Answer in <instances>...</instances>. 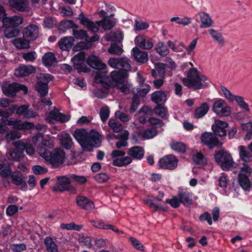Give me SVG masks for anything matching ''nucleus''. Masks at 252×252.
<instances>
[{
	"label": "nucleus",
	"instance_id": "nucleus-1",
	"mask_svg": "<svg viewBox=\"0 0 252 252\" xmlns=\"http://www.w3.org/2000/svg\"><path fill=\"white\" fill-rule=\"evenodd\" d=\"M108 63L112 68L120 70L119 71H112L111 77L117 89L123 93L127 94L129 91L130 85L126 79L128 76L127 72L131 69L129 60L126 57L110 58Z\"/></svg>",
	"mask_w": 252,
	"mask_h": 252
},
{
	"label": "nucleus",
	"instance_id": "nucleus-2",
	"mask_svg": "<svg viewBox=\"0 0 252 252\" xmlns=\"http://www.w3.org/2000/svg\"><path fill=\"white\" fill-rule=\"evenodd\" d=\"M73 136L83 148L90 152L93 150V147H99L101 142L100 135L94 130L88 133L83 129H76Z\"/></svg>",
	"mask_w": 252,
	"mask_h": 252
},
{
	"label": "nucleus",
	"instance_id": "nucleus-3",
	"mask_svg": "<svg viewBox=\"0 0 252 252\" xmlns=\"http://www.w3.org/2000/svg\"><path fill=\"white\" fill-rule=\"evenodd\" d=\"M187 78L183 79L182 81L185 86L193 90H199L208 86L205 81L207 78L203 75H200L196 68L192 67L188 72Z\"/></svg>",
	"mask_w": 252,
	"mask_h": 252
},
{
	"label": "nucleus",
	"instance_id": "nucleus-4",
	"mask_svg": "<svg viewBox=\"0 0 252 252\" xmlns=\"http://www.w3.org/2000/svg\"><path fill=\"white\" fill-rule=\"evenodd\" d=\"M40 155L46 161L49 162L54 167H58L64 162L65 153L60 149H56L52 153L47 150L40 151Z\"/></svg>",
	"mask_w": 252,
	"mask_h": 252
},
{
	"label": "nucleus",
	"instance_id": "nucleus-5",
	"mask_svg": "<svg viewBox=\"0 0 252 252\" xmlns=\"http://www.w3.org/2000/svg\"><path fill=\"white\" fill-rule=\"evenodd\" d=\"M215 158L223 170H231L234 167L235 163L230 154L226 151L220 150L215 155Z\"/></svg>",
	"mask_w": 252,
	"mask_h": 252
},
{
	"label": "nucleus",
	"instance_id": "nucleus-6",
	"mask_svg": "<svg viewBox=\"0 0 252 252\" xmlns=\"http://www.w3.org/2000/svg\"><path fill=\"white\" fill-rule=\"evenodd\" d=\"M53 77L49 74H40L37 77L35 89L41 97L45 96L49 91L48 83L52 80Z\"/></svg>",
	"mask_w": 252,
	"mask_h": 252
},
{
	"label": "nucleus",
	"instance_id": "nucleus-7",
	"mask_svg": "<svg viewBox=\"0 0 252 252\" xmlns=\"http://www.w3.org/2000/svg\"><path fill=\"white\" fill-rule=\"evenodd\" d=\"M252 169L246 163H243V166L241 167L238 174V181L239 185L245 190L248 189L250 187L249 178L251 175Z\"/></svg>",
	"mask_w": 252,
	"mask_h": 252
},
{
	"label": "nucleus",
	"instance_id": "nucleus-8",
	"mask_svg": "<svg viewBox=\"0 0 252 252\" xmlns=\"http://www.w3.org/2000/svg\"><path fill=\"white\" fill-rule=\"evenodd\" d=\"M214 133L204 132L200 137L201 142L207 145L209 149H213L215 147H220L222 143L219 141Z\"/></svg>",
	"mask_w": 252,
	"mask_h": 252
},
{
	"label": "nucleus",
	"instance_id": "nucleus-9",
	"mask_svg": "<svg viewBox=\"0 0 252 252\" xmlns=\"http://www.w3.org/2000/svg\"><path fill=\"white\" fill-rule=\"evenodd\" d=\"M23 90L24 94L28 93V88L24 85H21L17 83H13L8 84L5 83L2 86V90L3 93L7 96H13L16 93L20 91Z\"/></svg>",
	"mask_w": 252,
	"mask_h": 252
},
{
	"label": "nucleus",
	"instance_id": "nucleus-10",
	"mask_svg": "<svg viewBox=\"0 0 252 252\" xmlns=\"http://www.w3.org/2000/svg\"><path fill=\"white\" fill-rule=\"evenodd\" d=\"M9 3L11 7L19 12L28 13L29 15L32 14L28 0H9Z\"/></svg>",
	"mask_w": 252,
	"mask_h": 252
},
{
	"label": "nucleus",
	"instance_id": "nucleus-11",
	"mask_svg": "<svg viewBox=\"0 0 252 252\" xmlns=\"http://www.w3.org/2000/svg\"><path fill=\"white\" fill-rule=\"evenodd\" d=\"M212 109L216 114L222 117H227L230 114L231 112L230 108L224 100L221 99L214 102Z\"/></svg>",
	"mask_w": 252,
	"mask_h": 252
},
{
	"label": "nucleus",
	"instance_id": "nucleus-12",
	"mask_svg": "<svg viewBox=\"0 0 252 252\" xmlns=\"http://www.w3.org/2000/svg\"><path fill=\"white\" fill-rule=\"evenodd\" d=\"M158 163L159 167L161 168L173 170L177 166L178 159L174 156L169 155L160 159Z\"/></svg>",
	"mask_w": 252,
	"mask_h": 252
},
{
	"label": "nucleus",
	"instance_id": "nucleus-13",
	"mask_svg": "<svg viewBox=\"0 0 252 252\" xmlns=\"http://www.w3.org/2000/svg\"><path fill=\"white\" fill-rule=\"evenodd\" d=\"M1 121L6 125L12 126L14 128L18 129H28L33 126V124L31 123L22 122L21 121L14 119H10L9 120L1 119Z\"/></svg>",
	"mask_w": 252,
	"mask_h": 252
},
{
	"label": "nucleus",
	"instance_id": "nucleus-14",
	"mask_svg": "<svg viewBox=\"0 0 252 252\" xmlns=\"http://www.w3.org/2000/svg\"><path fill=\"white\" fill-rule=\"evenodd\" d=\"M76 203L78 207L85 210H92L95 208L93 201L83 195L76 196Z\"/></svg>",
	"mask_w": 252,
	"mask_h": 252
},
{
	"label": "nucleus",
	"instance_id": "nucleus-15",
	"mask_svg": "<svg viewBox=\"0 0 252 252\" xmlns=\"http://www.w3.org/2000/svg\"><path fill=\"white\" fill-rule=\"evenodd\" d=\"M58 182L53 187L54 191L62 192L64 191L63 189L67 188L71 183L70 175L68 177L66 176H60L57 178Z\"/></svg>",
	"mask_w": 252,
	"mask_h": 252
},
{
	"label": "nucleus",
	"instance_id": "nucleus-16",
	"mask_svg": "<svg viewBox=\"0 0 252 252\" xmlns=\"http://www.w3.org/2000/svg\"><path fill=\"white\" fill-rule=\"evenodd\" d=\"M227 126L228 124L226 122L216 120L214 124L212 126V129L215 134L220 137H223L226 135L225 128Z\"/></svg>",
	"mask_w": 252,
	"mask_h": 252
},
{
	"label": "nucleus",
	"instance_id": "nucleus-17",
	"mask_svg": "<svg viewBox=\"0 0 252 252\" xmlns=\"http://www.w3.org/2000/svg\"><path fill=\"white\" fill-rule=\"evenodd\" d=\"M134 41L136 45L145 50H150L154 46L152 38L142 35L136 36Z\"/></svg>",
	"mask_w": 252,
	"mask_h": 252
},
{
	"label": "nucleus",
	"instance_id": "nucleus-18",
	"mask_svg": "<svg viewBox=\"0 0 252 252\" xmlns=\"http://www.w3.org/2000/svg\"><path fill=\"white\" fill-rule=\"evenodd\" d=\"M16 114L19 116H23L27 119L33 118L38 116L37 113L29 107L28 105H22L19 107L16 106Z\"/></svg>",
	"mask_w": 252,
	"mask_h": 252
},
{
	"label": "nucleus",
	"instance_id": "nucleus-19",
	"mask_svg": "<svg viewBox=\"0 0 252 252\" xmlns=\"http://www.w3.org/2000/svg\"><path fill=\"white\" fill-rule=\"evenodd\" d=\"M23 22V17L18 15L7 17L2 19L3 25L4 27L17 28Z\"/></svg>",
	"mask_w": 252,
	"mask_h": 252
},
{
	"label": "nucleus",
	"instance_id": "nucleus-20",
	"mask_svg": "<svg viewBox=\"0 0 252 252\" xmlns=\"http://www.w3.org/2000/svg\"><path fill=\"white\" fill-rule=\"evenodd\" d=\"M178 197L181 203L186 206L190 205L192 203V194L186 189H179Z\"/></svg>",
	"mask_w": 252,
	"mask_h": 252
},
{
	"label": "nucleus",
	"instance_id": "nucleus-21",
	"mask_svg": "<svg viewBox=\"0 0 252 252\" xmlns=\"http://www.w3.org/2000/svg\"><path fill=\"white\" fill-rule=\"evenodd\" d=\"M70 119L68 115H64L60 112L58 110H54L49 113V118L46 119L48 123H52V120L59 121L62 123L67 122Z\"/></svg>",
	"mask_w": 252,
	"mask_h": 252
},
{
	"label": "nucleus",
	"instance_id": "nucleus-22",
	"mask_svg": "<svg viewBox=\"0 0 252 252\" xmlns=\"http://www.w3.org/2000/svg\"><path fill=\"white\" fill-rule=\"evenodd\" d=\"M35 68L31 65H21L15 71L14 74L18 77L27 76L34 73Z\"/></svg>",
	"mask_w": 252,
	"mask_h": 252
},
{
	"label": "nucleus",
	"instance_id": "nucleus-23",
	"mask_svg": "<svg viewBox=\"0 0 252 252\" xmlns=\"http://www.w3.org/2000/svg\"><path fill=\"white\" fill-rule=\"evenodd\" d=\"M23 35L25 37L32 40L36 39L39 35L38 27L33 24H31L23 30Z\"/></svg>",
	"mask_w": 252,
	"mask_h": 252
},
{
	"label": "nucleus",
	"instance_id": "nucleus-24",
	"mask_svg": "<svg viewBox=\"0 0 252 252\" xmlns=\"http://www.w3.org/2000/svg\"><path fill=\"white\" fill-rule=\"evenodd\" d=\"M87 63L92 67L98 70H103L106 66L97 57L94 55L89 56Z\"/></svg>",
	"mask_w": 252,
	"mask_h": 252
},
{
	"label": "nucleus",
	"instance_id": "nucleus-25",
	"mask_svg": "<svg viewBox=\"0 0 252 252\" xmlns=\"http://www.w3.org/2000/svg\"><path fill=\"white\" fill-rule=\"evenodd\" d=\"M12 182L16 185H21L22 190H26L27 185L23 174L20 171H15L11 174Z\"/></svg>",
	"mask_w": 252,
	"mask_h": 252
},
{
	"label": "nucleus",
	"instance_id": "nucleus-26",
	"mask_svg": "<svg viewBox=\"0 0 252 252\" xmlns=\"http://www.w3.org/2000/svg\"><path fill=\"white\" fill-rule=\"evenodd\" d=\"M166 65L162 63H158L155 64V68L152 70L151 74L155 78H164L165 76Z\"/></svg>",
	"mask_w": 252,
	"mask_h": 252
},
{
	"label": "nucleus",
	"instance_id": "nucleus-27",
	"mask_svg": "<svg viewBox=\"0 0 252 252\" xmlns=\"http://www.w3.org/2000/svg\"><path fill=\"white\" fill-rule=\"evenodd\" d=\"M240 158L245 162L252 161V152L245 146L241 145L238 147Z\"/></svg>",
	"mask_w": 252,
	"mask_h": 252
},
{
	"label": "nucleus",
	"instance_id": "nucleus-28",
	"mask_svg": "<svg viewBox=\"0 0 252 252\" xmlns=\"http://www.w3.org/2000/svg\"><path fill=\"white\" fill-rule=\"evenodd\" d=\"M132 51L133 56L137 62L144 63L148 61V56L147 52L141 51L137 47L133 48Z\"/></svg>",
	"mask_w": 252,
	"mask_h": 252
},
{
	"label": "nucleus",
	"instance_id": "nucleus-29",
	"mask_svg": "<svg viewBox=\"0 0 252 252\" xmlns=\"http://www.w3.org/2000/svg\"><path fill=\"white\" fill-rule=\"evenodd\" d=\"M144 148L141 146H133L128 150V155L137 159H142L144 156Z\"/></svg>",
	"mask_w": 252,
	"mask_h": 252
},
{
	"label": "nucleus",
	"instance_id": "nucleus-30",
	"mask_svg": "<svg viewBox=\"0 0 252 252\" xmlns=\"http://www.w3.org/2000/svg\"><path fill=\"white\" fill-rule=\"evenodd\" d=\"M208 32L212 38L218 45L222 46L224 44L225 39L221 32L212 28L210 29Z\"/></svg>",
	"mask_w": 252,
	"mask_h": 252
},
{
	"label": "nucleus",
	"instance_id": "nucleus-31",
	"mask_svg": "<svg viewBox=\"0 0 252 252\" xmlns=\"http://www.w3.org/2000/svg\"><path fill=\"white\" fill-rule=\"evenodd\" d=\"M74 41L72 36L64 37L59 41L58 45L61 50L68 51L71 48Z\"/></svg>",
	"mask_w": 252,
	"mask_h": 252
},
{
	"label": "nucleus",
	"instance_id": "nucleus-32",
	"mask_svg": "<svg viewBox=\"0 0 252 252\" xmlns=\"http://www.w3.org/2000/svg\"><path fill=\"white\" fill-rule=\"evenodd\" d=\"M85 59V54L83 52H80L75 55L71 59L74 67L77 70L81 69L84 63Z\"/></svg>",
	"mask_w": 252,
	"mask_h": 252
},
{
	"label": "nucleus",
	"instance_id": "nucleus-33",
	"mask_svg": "<svg viewBox=\"0 0 252 252\" xmlns=\"http://www.w3.org/2000/svg\"><path fill=\"white\" fill-rule=\"evenodd\" d=\"M60 140L62 146L67 150L70 149L73 145V142L71 136L67 133L60 136Z\"/></svg>",
	"mask_w": 252,
	"mask_h": 252
},
{
	"label": "nucleus",
	"instance_id": "nucleus-34",
	"mask_svg": "<svg viewBox=\"0 0 252 252\" xmlns=\"http://www.w3.org/2000/svg\"><path fill=\"white\" fill-rule=\"evenodd\" d=\"M209 104L204 102L201 104L200 106L197 107L194 112V117L196 119H199L204 116L209 110Z\"/></svg>",
	"mask_w": 252,
	"mask_h": 252
},
{
	"label": "nucleus",
	"instance_id": "nucleus-35",
	"mask_svg": "<svg viewBox=\"0 0 252 252\" xmlns=\"http://www.w3.org/2000/svg\"><path fill=\"white\" fill-rule=\"evenodd\" d=\"M158 134V131L155 128H148L139 131V135L144 139H152Z\"/></svg>",
	"mask_w": 252,
	"mask_h": 252
},
{
	"label": "nucleus",
	"instance_id": "nucleus-36",
	"mask_svg": "<svg viewBox=\"0 0 252 252\" xmlns=\"http://www.w3.org/2000/svg\"><path fill=\"white\" fill-rule=\"evenodd\" d=\"M7 157L9 159L19 161L23 157V153L21 149L16 147V148L9 151Z\"/></svg>",
	"mask_w": 252,
	"mask_h": 252
},
{
	"label": "nucleus",
	"instance_id": "nucleus-37",
	"mask_svg": "<svg viewBox=\"0 0 252 252\" xmlns=\"http://www.w3.org/2000/svg\"><path fill=\"white\" fill-rule=\"evenodd\" d=\"M99 22L100 26L105 31L111 30L116 24L115 21L110 18V16H105L102 19L99 21Z\"/></svg>",
	"mask_w": 252,
	"mask_h": 252
},
{
	"label": "nucleus",
	"instance_id": "nucleus-38",
	"mask_svg": "<svg viewBox=\"0 0 252 252\" xmlns=\"http://www.w3.org/2000/svg\"><path fill=\"white\" fill-rule=\"evenodd\" d=\"M16 147L21 149V150H25L26 153L29 155H32L35 153L34 149L31 144L25 143L21 141H18L14 143Z\"/></svg>",
	"mask_w": 252,
	"mask_h": 252
},
{
	"label": "nucleus",
	"instance_id": "nucleus-39",
	"mask_svg": "<svg viewBox=\"0 0 252 252\" xmlns=\"http://www.w3.org/2000/svg\"><path fill=\"white\" fill-rule=\"evenodd\" d=\"M151 98L155 103H163L166 100V95L163 92L158 91L152 94Z\"/></svg>",
	"mask_w": 252,
	"mask_h": 252
},
{
	"label": "nucleus",
	"instance_id": "nucleus-40",
	"mask_svg": "<svg viewBox=\"0 0 252 252\" xmlns=\"http://www.w3.org/2000/svg\"><path fill=\"white\" fill-rule=\"evenodd\" d=\"M42 62L46 66H53L57 63L56 58L54 54L51 52L47 53L43 56Z\"/></svg>",
	"mask_w": 252,
	"mask_h": 252
},
{
	"label": "nucleus",
	"instance_id": "nucleus-41",
	"mask_svg": "<svg viewBox=\"0 0 252 252\" xmlns=\"http://www.w3.org/2000/svg\"><path fill=\"white\" fill-rule=\"evenodd\" d=\"M105 38L108 41L120 42L123 39V33L120 31L111 32L105 36Z\"/></svg>",
	"mask_w": 252,
	"mask_h": 252
},
{
	"label": "nucleus",
	"instance_id": "nucleus-42",
	"mask_svg": "<svg viewBox=\"0 0 252 252\" xmlns=\"http://www.w3.org/2000/svg\"><path fill=\"white\" fill-rule=\"evenodd\" d=\"M201 24L200 28H207L210 27L213 23V21L209 15L206 13H203L200 15Z\"/></svg>",
	"mask_w": 252,
	"mask_h": 252
},
{
	"label": "nucleus",
	"instance_id": "nucleus-43",
	"mask_svg": "<svg viewBox=\"0 0 252 252\" xmlns=\"http://www.w3.org/2000/svg\"><path fill=\"white\" fill-rule=\"evenodd\" d=\"M157 53L162 57L167 56L169 51L163 42L159 41L157 43L155 48Z\"/></svg>",
	"mask_w": 252,
	"mask_h": 252
},
{
	"label": "nucleus",
	"instance_id": "nucleus-44",
	"mask_svg": "<svg viewBox=\"0 0 252 252\" xmlns=\"http://www.w3.org/2000/svg\"><path fill=\"white\" fill-rule=\"evenodd\" d=\"M132 162V159L130 157H125L122 158H117L113 161V164L115 166L121 167L129 164Z\"/></svg>",
	"mask_w": 252,
	"mask_h": 252
},
{
	"label": "nucleus",
	"instance_id": "nucleus-45",
	"mask_svg": "<svg viewBox=\"0 0 252 252\" xmlns=\"http://www.w3.org/2000/svg\"><path fill=\"white\" fill-rule=\"evenodd\" d=\"M83 25L87 28L88 30L93 32H97L100 27L99 21L93 22L90 19Z\"/></svg>",
	"mask_w": 252,
	"mask_h": 252
},
{
	"label": "nucleus",
	"instance_id": "nucleus-46",
	"mask_svg": "<svg viewBox=\"0 0 252 252\" xmlns=\"http://www.w3.org/2000/svg\"><path fill=\"white\" fill-rule=\"evenodd\" d=\"M47 251L49 252H58V247L51 237H47L44 240Z\"/></svg>",
	"mask_w": 252,
	"mask_h": 252
},
{
	"label": "nucleus",
	"instance_id": "nucleus-47",
	"mask_svg": "<svg viewBox=\"0 0 252 252\" xmlns=\"http://www.w3.org/2000/svg\"><path fill=\"white\" fill-rule=\"evenodd\" d=\"M14 45L18 49H28L30 47V43L28 40L22 38H16L13 40Z\"/></svg>",
	"mask_w": 252,
	"mask_h": 252
},
{
	"label": "nucleus",
	"instance_id": "nucleus-48",
	"mask_svg": "<svg viewBox=\"0 0 252 252\" xmlns=\"http://www.w3.org/2000/svg\"><path fill=\"white\" fill-rule=\"evenodd\" d=\"M4 35L7 38H12L17 36L20 32L18 28L5 27Z\"/></svg>",
	"mask_w": 252,
	"mask_h": 252
},
{
	"label": "nucleus",
	"instance_id": "nucleus-49",
	"mask_svg": "<svg viewBox=\"0 0 252 252\" xmlns=\"http://www.w3.org/2000/svg\"><path fill=\"white\" fill-rule=\"evenodd\" d=\"M60 28L62 29H77L79 28V26L75 24L72 20H66L61 22L60 24Z\"/></svg>",
	"mask_w": 252,
	"mask_h": 252
},
{
	"label": "nucleus",
	"instance_id": "nucleus-50",
	"mask_svg": "<svg viewBox=\"0 0 252 252\" xmlns=\"http://www.w3.org/2000/svg\"><path fill=\"white\" fill-rule=\"evenodd\" d=\"M170 21L171 22H176L177 24L185 26L189 25L191 22V18L188 17H184L182 18L178 16L173 17L170 18Z\"/></svg>",
	"mask_w": 252,
	"mask_h": 252
},
{
	"label": "nucleus",
	"instance_id": "nucleus-51",
	"mask_svg": "<svg viewBox=\"0 0 252 252\" xmlns=\"http://www.w3.org/2000/svg\"><path fill=\"white\" fill-rule=\"evenodd\" d=\"M71 183H76L78 185H82L86 183L87 179L84 176H79L76 174H70Z\"/></svg>",
	"mask_w": 252,
	"mask_h": 252
},
{
	"label": "nucleus",
	"instance_id": "nucleus-52",
	"mask_svg": "<svg viewBox=\"0 0 252 252\" xmlns=\"http://www.w3.org/2000/svg\"><path fill=\"white\" fill-rule=\"evenodd\" d=\"M144 202L145 204L147 205L151 208L153 209L155 211H165L166 209L158 204H157L154 202V200L152 199H147L144 200Z\"/></svg>",
	"mask_w": 252,
	"mask_h": 252
},
{
	"label": "nucleus",
	"instance_id": "nucleus-53",
	"mask_svg": "<svg viewBox=\"0 0 252 252\" xmlns=\"http://www.w3.org/2000/svg\"><path fill=\"white\" fill-rule=\"evenodd\" d=\"M108 51L111 54L120 56L123 53V49L117 44L112 43L108 48Z\"/></svg>",
	"mask_w": 252,
	"mask_h": 252
},
{
	"label": "nucleus",
	"instance_id": "nucleus-54",
	"mask_svg": "<svg viewBox=\"0 0 252 252\" xmlns=\"http://www.w3.org/2000/svg\"><path fill=\"white\" fill-rule=\"evenodd\" d=\"M12 174L10 166L7 164H0V174L4 177L10 176Z\"/></svg>",
	"mask_w": 252,
	"mask_h": 252
},
{
	"label": "nucleus",
	"instance_id": "nucleus-55",
	"mask_svg": "<svg viewBox=\"0 0 252 252\" xmlns=\"http://www.w3.org/2000/svg\"><path fill=\"white\" fill-rule=\"evenodd\" d=\"M108 125L115 132H119L123 128L122 125L114 119H110L109 121Z\"/></svg>",
	"mask_w": 252,
	"mask_h": 252
},
{
	"label": "nucleus",
	"instance_id": "nucleus-56",
	"mask_svg": "<svg viewBox=\"0 0 252 252\" xmlns=\"http://www.w3.org/2000/svg\"><path fill=\"white\" fill-rule=\"evenodd\" d=\"M192 160L196 164L199 165H204L206 163V161L201 153H197L192 156Z\"/></svg>",
	"mask_w": 252,
	"mask_h": 252
},
{
	"label": "nucleus",
	"instance_id": "nucleus-57",
	"mask_svg": "<svg viewBox=\"0 0 252 252\" xmlns=\"http://www.w3.org/2000/svg\"><path fill=\"white\" fill-rule=\"evenodd\" d=\"M93 225L97 228L109 229V228H112V225L106 224L102 221H95L94 220L91 221Z\"/></svg>",
	"mask_w": 252,
	"mask_h": 252
},
{
	"label": "nucleus",
	"instance_id": "nucleus-58",
	"mask_svg": "<svg viewBox=\"0 0 252 252\" xmlns=\"http://www.w3.org/2000/svg\"><path fill=\"white\" fill-rule=\"evenodd\" d=\"M171 148L179 153H183L186 151V146L182 143L180 142H173L170 145Z\"/></svg>",
	"mask_w": 252,
	"mask_h": 252
},
{
	"label": "nucleus",
	"instance_id": "nucleus-59",
	"mask_svg": "<svg viewBox=\"0 0 252 252\" xmlns=\"http://www.w3.org/2000/svg\"><path fill=\"white\" fill-rule=\"evenodd\" d=\"M73 35L76 39H84L86 41L88 36L87 32L86 31L83 30H77L75 29L73 30Z\"/></svg>",
	"mask_w": 252,
	"mask_h": 252
},
{
	"label": "nucleus",
	"instance_id": "nucleus-60",
	"mask_svg": "<svg viewBox=\"0 0 252 252\" xmlns=\"http://www.w3.org/2000/svg\"><path fill=\"white\" fill-rule=\"evenodd\" d=\"M21 135L19 132L15 130L8 131L5 135V139L9 142L17 139H19Z\"/></svg>",
	"mask_w": 252,
	"mask_h": 252
},
{
	"label": "nucleus",
	"instance_id": "nucleus-61",
	"mask_svg": "<svg viewBox=\"0 0 252 252\" xmlns=\"http://www.w3.org/2000/svg\"><path fill=\"white\" fill-rule=\"evenodd\" d=\"M155 113L161 118H164L166 117L167 110L166 108L158 105L155 108Z\"/></svg>",
	"mask_w": 252,
	"mask_h": 252
},
{
	"label": "nucleus",
	"instance_id": "nucleus-62",
	"mask_svg": "<svg viewBox=\"0 0 252 252\" xmlns=\"http://www.w3.org/2000/svg\"><path fill=\"white\" fill-rule=\"evenodd\" d=\"M139 104V99L137 94H134L132 103L130 105L129 111L131 113H134L138 108Z\"/></svg>",
	"mask_w": 252,
	"mask_h": 252
},
{
	"label": "nucleus",
	"instance_id": "nucleus-63",
	"mask_svg": "<svg viewBox=\"0 0 252 252\" xmlns=\"http://www.w3.org/2000/svg\"><path fill=\"white\" fill-rule=\"evenodd\" d=\"M110 110L107 106H104L100 109L99 114L101 120L103 122H105L109 117Z\"/></svg>",
	"mask_w": 252,
	"mask_h": 252
},
{
	"label": "nucleus",
	"instance_id": "nucleus-64",
	"mask_svg": "<svg viewBox=\"0 0 252 252\" xmlns=\"http://www.w3.org/2000/svg\"><path fill=\"white\" fill-rule=\"evenodd\" d=\"M242 128L243 130L247 131V137L250 139L252 136V122L242 124Z\"/></svg>",
	"mask_w": 252,
	"mask_h": 252
}]
</instances>
